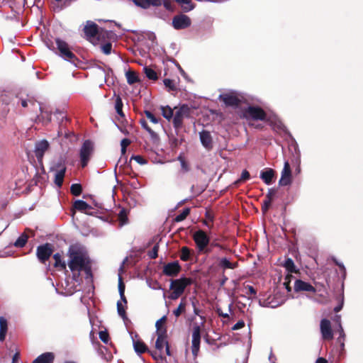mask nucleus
Listing matches in <instances>:
<instances>
[{
	"label": "nucleus",
	"instance_id": "obj_1",
	"mask_svg": "<svg viewBox=\"0 0 363 363\" xmlns=\"http://www.w3.org/2000/svg\"><path fill=\"white\" fill-rule=\"evenodd\" d=\"M68 267L74 273L84 272L86 277H91V265L89 257L82 250L75 245L69 247L68 250Z\"/></svg>",
	"mask_w": 363,
	"mask_h": 363
},
{
	"label": "nucleus",
	"instance_id": "obj_2",
	"mask_svg": "<svg viewBox=\"0 0 363 363\" xmlns=\"http://www.w3.org/2000/svg\"><path fill=\"white\" fill-rule=\"evenodd\" d=\"M193 284L191 278L182 277L177 279H172L169 289L172 293L169 296L171 300L179 298L184 292L185 289Z\"/></svg>",
	"mask_w": 363,
	"mask_h": 363
},
{
	"label": "nucleus",
	"instance_id": "obj_3",
	"mask_svg": "<svg viewBox=\"0 0 363 363\" xmlns=\"http://www.w3.org/2000/svg\"><path fill=\"white\" fill-rule=\"evenodd\" d=\"M174 117L172 119L173 126L175 130H180L183 127V122L185 118L191 117L192 108L187 104H182L179 107H174Z\"/></svg>",
	"mask_w": 363,
	"mask_h": 363
},
{
	"label": "nucleus",
	"instance_id": "obj_4",
	"mask_svg": "<svg viewBox=\"0 0 363 363\" xmlns=\"http://www.w3.org/2000/svg\"><path fill=\"white\" fill-rule=\"evenodd\" d=\"M241 118L246 119L247 121H266L267 113L263 108L258 106H249L242 111Z\"/></svg>",
	"mask_w": 363,
	"mask_h": 363
},
{
	"label": "nucleus",
	"instance_id": "obj_5",
	"mask_svg": "<svg viewBox=\"0 0 363 363\" xmlns=\"http://www.w3.org/2000/svg\"><path fill=\"white\" fill-rule=\"evenodd\" d=\"M57 48L59 51V55L64 60L69 61L77 65L79 62L77 57L72 52L67 43L60 38L55 40Z\"/></svg>",
	"mask_w": 363,
	"mask_h": 363
},
{
	"label": "nucleus",
	"instance_id": "obj_6",
	"mask_svg": "<svg viewBox=\"0 0 363 363\" xmlns=\"http://www.w3.org/2000/svg\"><path fill=\"white\" fill-rule=\"evenodd\" d=\"M53 115L59 123V130L57 132L58 136L60 137L64 135L65 138H68L73 134L72 132H69L66 130L67 124L70 121L69 118H67L65 112L59 110L55 111Z\"/></svg>",
	"mask_w": 363,
	"mask_h": 363
},
{
	"label": "nucleus",
	"instance_id": "obj_7",
	"mask_svg": "<svg viewBox=\"0 0 363 363\" xmlns=\"http://www.w3.org/2000/svg\"><path fill=\"white\" fill-rule=\"evenodd\" d=\"M218 99L226 106L238 107L242 104L243 97L235 91H230L219 95Z\"/></svg>",
	"mask_w": 363,
	"mask_h": 363
},
{
	"label": "nucleus",
	"instance_id": "obj_8",
	"mask_svg": "<svg viewBox=\"0 0 363 363\" xmlns=\"http://www.w3.org/2000/svg\"><path fill=\"white\" fill-rule=\"evenodd\" d=\"M198 252L203 251L210 244V237L203 230H198L192 235Z\"/></svg>",
	"mask_w": 363,
	"mask_h": 363
},
{
	"label": "nucleus",
	"instance_id": "obj_9",
	"mask_svg": "<svg viewBox=\"0 0 363 363\" xmlns=\"http://www.w3.org/2000/svg\"><path fill=\"white\" fill-rule=\"evenodd\" d=\"M94 147L91 141L89 140H85L80 149L79 157L82 167H85L90 160V157L93 152Z\"/></svg>",
	"mask_w": 363,
	"mask_h": 363
},
{
	"label": "nucleus",
	"instance_id": "obj_10",
	"mask_svg": "<svg viewBox=\"0 0 363 363\" xmlns=\"http://www.w3.org/2000/svg\"><path fill=\"white\" fill-rule=\"evenodd\" d=\"M86 38L91 43L99 40V27L93 21H88L84 28Z\"/></svg>",
	"mask_w": 363,
	"mask_h": 363
},
{
	"label": "nucleus",
	"instance_id": "obj_11",
	"mask_svg": "<svg viewBox=\"0 0 363 363\" xmlns=\"http://www.w3.org/2000/svg\"><path fill=\"white\" fill-rule=\"evenodd\" d=\"M52 252L53 249L51 244L45 243L37 247L36 255L39 261L44 264L50 259Z\"/></svg>",
	"mask_w": 363,
	"mask_h": 363
},
{
	"label": "nucleus",
	"instance_id": "obj_12",
	"mask_svg": "<svg viewBox=\"0 0 363 363\" xmlns=\"http://www.w3.org/2000/svg\"><path fill=\"white\" fill-rule=\"evenodd\" d=\"M292 182V174L290 164L288 161H286L284 164V168L281 171V178L279 181V185L281 186L290 185Z\"/></svg>",
	"mask_w": 363,
	"mask_h": 363
},
{
	"label": "nucleus",
	"instance_id": "obj_13",
	"mask_svg": "<svg viewBox=\"0 0 363 363\" xmlns=\"http://www.w3.org/2000/svg\"><path fill=\"white\" fill-rule=\"evenodd\" d=\"M191 19L184 14L175 16L172 19V26L177 30L185 29L191 26Z\"/></svg>",
	"mask_w": 363,
	"mask_h": 363
},
{
	"label": "nucleus",
	"instance_id": "obj_14",
	"mask_svg": "<svg viewBox=\"0 0 363 363\" xmlns=\"http://www.w3.org/2000/svg\"><path fill=\"white\" fill-rule=\"evenodd\" d=\"M200 342H201V328L199 325H195L193 328L192 346H191V352L194 356H196L199 351Z\"/></svg>",
	"mask_w": 363,
	"mask_h": 363
},
{
	"label": "nucleus",
	"instance_id": "obj_15",
	"mask_svg": "<svg viewBox=\"0 0 363 363\" xmlns=\"http://www.w3.org/2000/svg\"><path fill=\"white\" fill-rule=\"evenodd\" d=\"M182 267L178 261L167 263L163 267L162 272L168 277H177L181 272Z\"/></svg>",
	"mask_w": 363,
	"mask_h": 363
},
{
	"label": "nucleus",
	"instance_id": "obj_16",
	"mask_svg": "<svg viewBox=\"0 0 363 363\" xmlns=\"http://www.w3.org/2000/svg\"><path fill=\"white\" fill-rule=\"evenodd\" d=\"M320 332L323 340H330L333 338L331 323L329 320L324 318L320 321Z\"/></svg>",
	"mask_w": 363,
	"mask_h": 363
},
{
	"label": "nucleus",
	"instance_id": "obj_17",
	"mask_svg": "<svg viewBox=\"0 0 363 363\" xmlns=\"http://www.w3.org/2000/svg\"><path fill=\"white\" fill-rule=\"evenodd\" d=\"M49 143L47 140H43L38 142L35 144V155L39 162H41L44 156L45 152L49 148Z\"/></svg>",
	"mask_w": 363,
	"mask_h": 363
},
{
	"label": "nucleus",
	"instance_id": "obj_18",
	"mask_svg": "<svg viewBox=\"0 0 363 363\" xmlns=\"http://www.w3.org/2000/svg\"><path fill=\"white\" fill-rule=\"evenodd\" d=\"M11 97L7 94L0 96V119L5 118L9 112V105L11 103Z\"/></svg>",
	"mask_w": 363,
	"mask_h": 363
},
{
	"label": "nucleus",
	"instance_id": "obj_19",
	"mask_svg": "<svg viewBox=\"0 0 363 363\" xmlns=\"http://www.w3.org/2000/svg\"><path fill=\"white\" fill-rule=\"evenodd\" d=\"M294 290L298 291H308L315 294V289L309 283L303 281L301 279H296L294 283Z\"/></svg>",
	"mask_w": 363,
	"mask_h": 363
},
{
	"label": "nucleus",
	"instance_id": "obj_20",
	"mask_svg": "<svg viewBox=\"0 0 363 363\" xmlns=\"http://www.w3.org/2000/svg\"><path fill=\"white\" fill-rule=\"evenodd\" d=\"M277 190L274 188L269 189L268 192L266 195L265 199L263 201L262 205V211L265 213L269 210L272 205V202L274 200V197L275 196Z\"/></svg>",
	"mask_w": 363,
	"mask_h": 363
},
{
	"label": "nucleus",
	"instance_id": "obj_21",
	"mask_svg": "<svg viewBox=\"0 0 363 363\" xmlns=\"http://www.w3.org/2000/svg\"><path fill=\"white\" fill-rule=\"evenodd\" d=\"M16 99H18L17 104H20L22 107L26 108V107H38L40 110L41 108L39 106V104H37V101L33 97L30 96L28 95H26L25 97L23 96H16Z\"/></svg>",
	"mask_w": 363,
	"mask_h": 363
},
{
	"label": "nucleus",
	"instance_id": "obj_22",
	"mask_svg": "<svg viewBox=\"0 0 363 363\" xmlns=\"http://www.w3.org/2000/svg\"><path fill=\"white\" fill-rule=\"evenodd\" d=\"M132 339L134 350L138 354H143L148 351L147 346L143 340L139 339V335L137 333L132 337Z\"/></svg>",
	"mask_w": 363,
	"mask_h": 363
},
{
	"label": "nucleus",
	"instance_id": "obj_23",
	"mask_svg": "<svg viewBox=\"0 0 363 363\" xmlns=\"http://www.w3.org/2000/svg\"><path fill=\"white\" fill-rule=\"evenodd\" d=\"M276 172L272 168H266L260 173V178L267 185L272 184L275 178Z\"/></svg>",
	"mask_w": 363,
	"mask_h": 363
},
{
	"label": "nucleus",
	"instance_id": "obj_24",
	"mask_svg": "<svg viewBox=\"0 0 363 363\" xmlns=\"http://www.w3.org/2000/svg\"><path fill=\"white\" fill-rule=\"evenodd\" d=\"M135 6L144 9L151 6H159L162 4L161 0H132Z\"/></svg>",
	"mask_w": 363,
	"mask_h": 363
},
{
	"label": "nucleus",
	"instance_id": "obj_25",
	"mask_svg": "<svg viewBox=\"0 0 363 363\" xmlns=\"http://www.w3.org/2000/svg\"><path fill=\"white\" fill-rule=\"evenodd\" d=\"M73 208L87 215H93V213L89 211V210L92 209V207L82 200L75 201L73 203Z\"/></svg>",
	"mask_w": 363,
	"mask_h": 363
},
{
	"label": "nucleus",
	"instance_id": "obj_26",
	"mask_svg": "<svg viewBox=\"0 0 363 363\" xmlns=\"http://www.w3.org/2000/svg\"><path fill=\"white\" fill-rule=\"evenodd\" d=\"M200 140L201 144L207 150H211L213 147V140L210 132L207 130H203L200 133Z\"/></svg>",
	"mask_w": 363,
	"mask_h": 363
},
{
	"label": "nucleus",
	"instance_id": "obj_27",
	"mask_svg": "<svg viewBox=\"0 0 363 363\" xmlns=\"http://www.w3.org/2000/svg\"><path fill=\"white\" fill-rule=\"evenodd\" d=\"M57 167L59 168L60 167L61 169L55 173L54 182L57 187L60 188L63 184L66 167L61 163H58Z\"/></svg>",
	"mask_w": 363,
	"mask_h": 363
},
{
	"label": "nucleus",
	"instance_id": "obj_28",
	"mask_svg": "<svg viewBox=\"0 0 363 363\" xmlns=\"http://www.w3.org/2000/svg\"><path fill=\"white\" fill-rule=\"evenodd\" d=\"M55 355L52 352H45L35 359L32 363H53Z\"/></svg>",
	"mask_w": 363,
	"mask_h": 363
},
{
	"label": "nucleus",
	"instance_id": "obj_29",
	"mask_svg": "<svg viewBox=\"0 0 363 363\" xmlns=\"http://www.w3.org/2000/svg\"><path fill=\"white\" fill-rule=\"evenodd\" d=\"M156 333L157 337L155 342V347L157 350L162 351L163 350L164 346L166 345L167 343H168L167 340V333H164V331H163Z\"/></svg>",
	"mask_w": 363,
	"mask_h": 363
},
{
	"label": "nucleus",
	"instance_id": "obj_30",
	"mask_svg": "<svg viewBox=\"0 0 363 363\" xmlns=\"http://www.w3.org/2000/svg\"><path fill=\"white\" fill-rule=\"evenodd\" d=\"M238 266V263L237 262H231L226 257L220 258L219 260V262H218V267L220 269H222L223 272L228 269H234L237 268Z\"/></svg>",
	"mask_w": 363,
	"mask_h": 363
},
{
	"label": "nucleus",
	"instance_id": "obj_31",
	"mask_svg": "<svg viewBox=\"0 0 363 363\" xmlns=\"http://www.w3.org/2000/svg\"><path fill=\"white\" fill-rule=\"evenodd\" d=\"M8 331V322L7 320L3 317H0V342L5 340L6 333Z\"/></svg>",
	"mask_w": 363,
	"mask_h": 363
},
{
	"label": "nucleus",
	"instance_id": "obj_32",
	"mask_svg": "<svg viewBox=\"0 0 363 363\" xmlns=\"http://www.w3.org/2000/svg\"><path fill=\"white\" fill-rule=\"evenodd\" d=\"M193 250H191L187 246H183L180 250V259L184 262H187L191 259V256L193 255Z\"/></svg>",
	"mask_w": 363,
	"mask_h": 363
},
{
	"label": "nucleus",
	"instance_id": "obj_33",
	"mask_svg": "<svg viewBox=\"0 0 363 363\" xmlns=\"http://www.w3.org/2000/svg\"><path fill=\"white\" fill-rule=\"evenodd\" d=\"M160 110H161L162 116L165 119H167L168 121H170L171 120L173 119L174 113L175 110L172 109L169 106H162L160 107Z\"/></svg>",
	"mask_w": 363,
	"mask_h": 363
},
{
	"label": "nucleus",
	"instance_id": "obj_34",
	"mask_svg": "<svg viewBox=\"0 0 363 363\" xmlns=\"http://www.w3.org/2000/svg\"><path fill=\"white\" fill-rule=\"evenodd\" d=\"M125 76H126V79H127V82L130 85L134 84L140 82V79H139L138 74L133 70H128L125 73Z\"/></svg>",
	"mask_w": 363,
	"mask_h": 363
},
{
	"label": "nucleus",
	"instance_id": "obj_35",
	"mask_svg": "<svg viewBox=\"0 0 363 363\" xmlns=\"http://www.w3.org/2000/svg\"><path fill=\"white\" fill-rule=\"evenodd\" d=\"M177 3L181 4L182 10L184 12H189L194 9L195 5L191 2V0H175Z\"/></svg>",
	"mask_w": 363,
	"mask_h": 363
},
{
	"label": "nucleus",
	"instance_id": "obj_36",
	"mask_svg": "<svg viewBox=\"0 0 363 363\" xmlns=\"http://www.w3.org/2000/svg\"><path fill=\"white\" fill-rule=\"evenodd\" d=\"M186 306V303L185 298H182L181 300V302L179 304L178 307L175 310L173 311V314L177 318L179 317L182 313L185 312Z\"/></svg>",
	"mask_w": 363,
	"mask_h": 363
},
{
	"label": "nucleus",
	"instance_id": "obj_37",
	"mask_svg": "<svg viewBox=\"0 0 363 363\" xmlns=\"http://www.w3.org/2000/svg\"><path fill=\"white\" fill-rule=\"evenodd\" d=\"M53 259H55L54 267L56 268L60 267L61 269H66V264L65 262L62 261V257L60 253H55L53 255Z\"/></svg>",
	"mask_w": 363,
	"mask_h": 363
},
{
	"label": "nucleus",
	"instance_id": "obj_38",
	"mask_svg": "<svg viewBox=\"0 0 363 363\" xmlns=\"http://www.w3.org/2000/svg\"><path fill=\"white\" fill-rule=\"evenodd\" d=\"M140 123L142 127L149 133L152 139L158 138L157 134L147 125V123L145 119H140Z\"/></svg>",
	"mask_w": 363,
	"mask_h": 363
},
{
	"label": "nucleus",
	"instance_id": "obj_39",
	"mask_svg": "<svg viewBox=\"0 0 363 363\" xmlns=\"http://www.w3.org/2000/svg\"><path fill=\"white\" fill-rule=\"evenodd\" d=\"M118 219L121 225H123L128 223V211L123 208L118 214Z\"/></svg>",
	"mask_w": 363,
	"mask_h": 363
},
{
	"label": "nucleus",
	"instance_id": "obj_40",
	"mask_svg": "<svg viewBox=\"0 0 363 363\" xmlns=\"http://www.w3.org/2000/svg\"><path fill=\"white\" fill-rule=\"evenodd\" d=\"M123 101L120 96H117L115 101V108L117 112V113L122 118L125 117V115L123 112Z\"/></svg>",
	"mask_w": 363,
	"mask_h": 363
},
{
	"label": "nucleus",
	"instance_id": "obj_41",
	"mask_svg": "<svg viewBox=\"0 0 363 363\" xmlns=\"http://www.w3.org/2000/svg\"><path fill=\"white\" fill-rule=\"evenodd\" d=\"M127 305H123L121 301L117 302V311L118 315L125 320L128 319L125 309Z\"/></svg>",
	"mask_w": 363,
	"mask_h": 363
},
{
	"label": "nucleus",
	"instance_id": "obj_42",
	"mask_svg": "<svg viewBox=\"0 0 363 363\" xmlns=\"http://www.w3.org/2000/svg\"><path fill=\"white\" fill-rule=\"evenodd\" d=\"M28 239V236L26 233H23L20 235V237L16 240L13 245L16 247H23L26 245Z\"/></svg>",
	"mask_w": 363,
	"mask_h": 363
},
{
	"label": "nucleus",
	"instance_id": "obj_43",
	"mask_svg": "<svg viewBox=\"0 0 363 363\" xmlns=\"http://www.w3.org/2000/svg\"><path fill=\"white\" fill-rule=\"evenodd\" d=\"M283 266L290 273L296 272L295 264L291 258H287L285 260Z\"/></svg>",
	"mask_w": 363,
	"mask_h": 363
},
{
	"label": "nucleus",
	"instance_id": "obj_44",
	"mask_svg": "<svg viewBox=\"0 0 363 363\" xmlns=\"http://www.w3.org/2000/svg\"><path fill=\"white\" fill-rule=\"evenodd\" d=\"M190 211H191V208H185L180 214L177 215L174 218V221L176 222V223H179V222L183 221L189 215Z\"/></svg>",
	"mask_w": 363,
	"mask_h": 363
},
{
	"label": "nucleus",
	"instance_id": "obj_45",
	"mask_svg": "<svg viewBox=\"0 0 363 363\" xmlns=\"http://www.w3.org/2000/svg\"><path fill=\"white\" fill-rule=\"evenodd\" d=\"M167 320V317L165 315L162 316L160 319L157 320L155 323V327L157 328L156 333L163 332L167 333L166 328L163 327V325L165 323Z\"/></svg>",
	"mask_w": 363,
	"mask_h": 363
},
{
	"label": "nucleus",
	"instance_id": "obj_46",
	"mask_svg": "<svg viewBox=\"0 0 363 363\" xmlns=\"http://www.w3.org/2000/svg\"><path fill=\"white\" fill-rule=\"evenodd\" d=\"M144 72L149 79L155 81L158 78L157 72L150 67H145Z\"/></svg>",
	"mask_w": 363,
	"mask_h": 363
},
{
	"label": "nucleus",
	"instance_id": "obj_47",
	"mask_svg": "<svg viewBox=\"0 0 363 363\" xmlns=\"http://www.w3.org/2000/svg\"><path fill=\"white\" fill-rule=\"evenodd\" d=\"M250 172L247 170L244 169L242 172L240 178L239 179H238L237 181H235L233 183V184H234V186H238L240 183L244 182L250 179Z\"/></svg>",
	"mask_w": 363,
	"mask_h": 363
},
{
	"label": "nucleus",
	"instance_id": "obj_48",
	"mask_svg": "<svg viewBox=\"0 0 363 363\" xmlns=\"http://www.w3.org/2000/svg\"><path fill=\"white\" fill-rule=\"evenodd\" d=\"M70 192L75 196H79L82 192V186L80 184H73L70 187Z\"/></svg>",
	"mask_w": 363,
	"mask_h": 363
},
{
	"label": "nucleus",
	"instance_id": "obj_49",
	"mask_svg": "<svg viewBox=\"0 0 363 363\" xmlns=\"http://www.w3.org/2000/svg\"><path fill=\"white\" fill-rule=\"evenodd\" d=\"M146 117L154 124H157L160 120V118H157L152 112L150 111H144Z\"/></svg>",
	"mask_w": 363,
	"mask_h": 363
},
{
	"label": "nucleus",
	"instance_id": "obj_50",
	"mask_svg": "<svg viewBox=\"0 0 363 363\" xmlns=\"http://www.w3.org/2000/svg\"><path fill=\"white\" fill-rule=\"evenodd\" d=\"M100 340L105 344H107L110 340L109 334L107 330H101L99 333Z\"/></svg>",
	"mask_w": 363,
	"mask_h": 363
},
{
	"label": "nucleus",
	"instance_id": "obj_51",
	"mask_svg": "<svg viewBox=\"0 0 363 363\" xmlns=\"http://www.w3.org/2000/svg\"><path fill=\"white\" fill-rule=\"evenodd\" d=\"M159 245L157 243L152 249L148 252V256L150 259H156L158 256Z\"/></svg>",
	"mask_w": 363,
	"mask_h": 363
},
{
	"label": "nucleus",
	"instance_id": "obj_52",
	"mask_svg": "<svg viewBox=\"0 0 363 363\" xmlns=\"http://www.w3.org/2000/svg\"><path fill=\"white\" fill-rule=\"evenodd\" d=\"M245 288L247 290L246 295L249 298L255 297L256 296L257 291H256V289L252 286L247 285L246 286H245Z\"/></svg>",
	"mask_w": 363,
	"mask_h": 363
},
{
	"label": "nucleus",
	"instance_id": "obj_53",
	"mask_svg": "<svg viewBox=\"0 0 363 363\" xmlns=\"http://www.w3.org/2000/svg\"><path fill=\"white\" fill-rule=\"evenodd\" d=\"M163 82L164 86L169 88V90L175 91L177 89L174 80L170 79H164Z\"/></svg>",
	"mask_w": 363,
	"mask_h": 363
},
{
	"label": "nucleus",
	"instance_id": "obj_54",
	"mask_svg": "<svg viewBox=\"0 0 363 363\" xmlns=\"http://www.w3.org/2000/svg\"><path fill=\"white\" fill-rule=\"evenodd\" d=\"M178 160L181 162L182 169L184 172H187L189 171V166L188 163L186 162L185 159L182 156L179 155L178 157Z\"/></svg>",
	"mask_w": 363,
	"mask_h": 363
},
{
	"label": "nucleus",
	"instance_id": "obj_55",
	"mask_svg": "<svg viewBox=\"0 0 363 363\" xmlns=\"http://www.w3.org/2000/svg\"><path fill=\"white\" fill-rule=\"evenodd\" d=\"M102 52L105 55H109L111 52L112 44L111 43H106L101 46Z\"/></svg>",
	"mask_w": 363,
	"mask_h": 363
},
{
	"label": "nucleus",
	"instance_id": "obj_56",
	"mask_svg": "<svg viewBox=\"0 0 363 363\" xmlns=\"http://www.w3.org/2000/svg\"><path fill=\"white\" fill-rule=\"evenodd\" d=\"M293 277L291 274H287L285 277V281L284 282V285L287 291L290 292L291 291V287L290 286L291 279Z\"/></svg>",
	"mask_w": 363,
	"mask_h": 363
},
{
	"label": "nucleus",
	"instance_id": "obj_57",
	"mask_svg": "<svg viewBox=\"0 0 363 363\" xmlns=\"http://www.w3.org/2000/svg\"><path fill=\"white\" fill-rule=\"evenodd\" d=\"M42 120L45 124L49 123L52 120V114L49 112H45L42 114Z\"/></svg>",
	"mask_w": 363,
	"mask_h": 363
},
{
	"label": "nucleus",
	"instance_id": "obj_58",
	"mask_svg": "<svg viewBox=\"0 0 363 363\" xmlns=\"http://www.w3.org/2000/svg\"><path fill=\"white\" fill-rule=\"evenodd\" d=\"M131 159L135 160L140 164H145L147 163V160L141 155H133Z\"/></svg>",
	"mask_w": 363,
	"mask_h": 363
},
{
	"label": "nucleus",
	"instance_id": "obj_59",
	"mask_svg": "<svg viewBox=\"0 0 363 363\" xmlns=\"http://www.w3.org/2000/svg\"><path fill=\"white\" fill-rule=\"evenodd\" d=\"M333 261L337 266L339 267L340 269L342 271V272L343 274V276L345 277L346 274V269H345L344 264L342 263L339 262L337 261V259L335 257L333 258Z\"/></svg>",
	"mask_w": 363,
	"mask_h": 363
},
{
	"label": "nucleus",
	"instance_id": "obj_60",
	"mask_svg": "<svg viewBox=\"0 0 363 363\" xmlns=\"http://www.w3.org/2000/svg\"><path fill=\"white\" fill-rule=\"evenodd\" d=\"M333 261L337 266L339 267L340 269L342 271V272L343 274V276L345 277L346 274V269H345L344 264L342 263L339 262L337 261V259L335 257L333 258Z\"/></svg>",
	"mask_w": 363,
	"mask_h": 363
},
{
	"label": "nucleus",
	"instance_id": "obj_61",
	"mask_svg": "<svg viewBox=\"0 0 363 363\" xmlns=\"http://www.w3.org/2000/svg\"><path fill=\"white\" fill-rule=\"evenodd\" d=\"M118 291H119V294L125 293V284L123 281L121 277H119V279H118Z\"/></svg>",
	"mask_w": 363,
	"mask_h": 363
},
{
	"label": "nucleus",
	"instance_id": "obj_62",
	"mask_svg": "<svg viewBox=\"0 0 363 363\" xmlns=\"http://www.w3.org/2000/svg\"><path fill=\"white\" fill-rule=\"evenodd\" d=\"M340 303L338 306H337L336 307H335V308H334V311L336 313L339 312L342 308L343 303H344L343 294L340 295Z\"/></svg>",
	"mask_w": 363,
	"mask_h": 363
},
{
	"label": "nucleus",
	"instance_id": "obj_63",
	"mask_svg": "<svg viewBox=\"0 0 363 363\" xmlns=\"http://www.w3.org/2000/svg\"><path fill=\"white\" fill-rule=\"evenodd\" d=\"M245 326V322L243 320H239L232 328L233 330H237L242 328Z\"/></svg>",
	"mask_w": 363,
	"mask_h": 363
},
{
	"label": "nucleus",
	"instance_id": "obj_64",
	"mask_svg": "<svg viewBox=\"0 0 363 363\" xmlns=\"http://www.w3.org/2000/svg\"><path fill=\"white\" fill-rule=\"evenodd\" d=\"M130 144V140L128 138H123L121 142V146L123 149H126Z\"/></svg>",
	"mask_w": 363,
	"mask_h": 363
}]
</instances>
